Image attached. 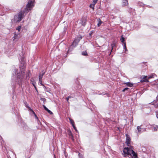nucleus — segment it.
<instances>
[{
    "label": "nucleus",
    "mask_w": 158,
    "mask_h": 158,
    "mask_svg": "<svg viewBox=\"0 0 158 158\" xmlns=\"http://www.w3.org/2000/svg\"><path fill=\"white\" fill-rule=\"evenodd\" d=\"M155 75V74H154V73L150 75L148 77V79L147 78V76H143V77L140 80V82H149L148 79L154 78V77Z\"/></svg>",
    "instance_id": "20e7f679"
},
{
    "label": "nucleus",
    "mask_w": 158,
    "mask_h": 158,
    "mask_svg": "<svg viewBox=\"0 0 158 158\" xmlns=\"http://www.w3.org/2000/svg\"><path fill=\"white\" fill-rule=\"evenodd\" d=\"M43 106L45 110H46L48 109V108L44 105H43Z\"/></svg>",
    "instance_id": "cd10ccee"
},
{
    "label": "nucleus",
    "mask_w": 158,
    "mask_h": 158,
    "mask_svg": "<svg viewBox=\"0 0 158 158\" xmlns=\"http://www.w3.org/2000/svg\"><path fill=\"white\" fill-rule=\"evenodd\" d=\"M34 0H29L26 6V11L28 12L31 10L32 7L34 6Z\"/></svg>",
    "instance_id": "7ed1b4c3"
},
{
    "label": "nucleus",
    "mask_w": 158,
    "mask_h": 158,
    "mask_svg": "<svg viewBox=\"0 0 158 158\" xmlns=\"http://www.w3.org/2000/svg\"><path fill=\"white\" fill-rule=\"evenodd\" d=\"M97 20L98 22V23L97 25L98 27H99L101 25V24L103 23V22L100 19H98Z\"/></svg>",
    "instance_id": "f8f14e48"
},
{
    "label": "nucleus",
    "mask_w": 158,
    "mask_h": 158,
    "mask_svg": "<svg viewBox=\"0 0 158 158\" xmlns=\"http://www.w3.org/2000/svg\"><path fill=\"white\" fill-rule=\"evenodd\" d=\"M68 97H69V98H71V97L70 96H68Z\"/></svg>",
    "instance_id": "58836bf2"
},
{
    "label": "nucleus",
    "mask_w": 158,
    "mask_h": 158,
    "mask_svg": "<svg viewBox=\"0 0 158 158\" xmlns=\"http://www.w3.org/2000/svg\"><path fill=\"white\" fill-rule=\"evenodd\" d=\"M35 82L34 83H32V85H33V86H34L35 89L37 90V88L36 87L35 85Z\"/></svg>",
    "instance_id": "bb28decb"
},
{
    "label": "nucleus",
    "mask_w": 158,
    "mask_h": 158,
    "mask_svg": "<svg viewBox=\"0 0 158 158\" xmlns=\"http://www.w3.org/2000/svg\"><path fill=\"white\" fill-rule=\"evenodd\" d=\"M43 76H42L41 75V74H40L39 77V80H42Z\"/></svg>",
    "instance_id": "5701e85b"
},
{
    "label": "nucleus",
    "mask_w": 158,
    "mask_h": 158,
    "mask_svg": "<svg viewBox=\"0 0 158 158\" xmlns=\"http://www.w3.org/2000/svg\"><path fill=\"white\" fill-rule=\"evenodd\" d=\"M95 4H93V3H92V4H91L90 6H89V7L92 8L93 10H94V6H95Z\"/></svg>",
    "instance_id": "f3484780"
},
{
    "label": "nucleus",
    "mask_w": 158,
    "mask_h": 158,
    "mask_svg": "<svg viewBox=\"0 0 158 158\" xmlns=\"http://www.w3.org/2000/svg\"><path fill=\"white\" fill-rule=\"evenodd\" d=\"M44 73H45V72H43L42 74H41V75L42 76H43L44 74Z\"/></svg>",
    "instance_id": "4c0bfd02"
},
{
    "label": "nucleus",
    "mask_w": 158,
    "mask_h": 158,
    "mask_svg": "<svg viewBox=\"0 0 158 158\" xmlns=\"http://www.w3.org/2000/svg\"><path fill=\"white\" fill-rule=\"evenodd\" d=\"M40 99L41 100L43 101L44 102L46 101V99L45 98H41Z\"/></svg>",
    "instance_id": "2f4dec72"
},
{
    "label": "nucleus",
    "mask_w": 158,
    "mask_h": 158,
    "mask_svg": "<svg viewBox=\"0 0 158 158\" xmlns=\"http://www.w3.org/2000/svg\"><path fill=\"white\" fill-rule=\"evenodd\" d=\"M81 54L84 56H86L87 55V52L86 51L82 52Z\"/></svg>",
    "instance_id": "a211bd4d"
},
{
    "label": "nucleus",
    "mask_w": 158,
    "mask_h": 158,
    "mask_svg": "<svg viewBox=\"0 0 158 158\" xmlns=\"http://www.w3.org/2000/svg\"><path fill=\"white\" fill-rule=\"evenodd\" d=\"M73 128H74V130H75V131L77 132V128L76 127H75V125H74V126H73Z\"/></svg>",
    "instance_id": "c756f323"
},
{
    "label": "nucleus",
    "mask_w": 158,
    "mask_h": 158,
    "mask_svg": "<svg viewBox=\"0 0 158 158\" xmlns=\"http://www.w3.org/2000/svg\"><path fill=\"white\" fill-rule=\"evenodd\" d=\"M123 154H124V157L128 156L129 155L132 156V158H137V156L136 153H135L132 150H131L128 148H124L123 150Z\"/></svg>",
    "instance_id": "f03ea898"
},
{
    "label": "nucleus",
    "mask_w": 158,
    "mask_h": 158,
    "mask_svg": "<svg viewBox=\"0 0 158 158\" xmlns=\"http://www.w3.org/2000/svg\"><path fill=\"white\" fill-rule=\"evenodd\" d=\"M42 86L44 87V88L45 89H46V87L44 85H43Z\"/></svg>",
    "instance_id": "72a5a7b5"
},
{
    "label": "nucleus",
    "mask_w": 158,
    "mask_h": 158,
    "mask_svg": "<svg viewBox=\"0 0 158 158\" xmlns=\"http://www.w3.org/2000/svg\"><path fill=\"white\" fill-rule=\"evenodd\" d=\"M68 135L70 139H72L73 140H74L73 137L72 135V133L71 131L70 130L68 131Z\"/></svg>",
    "instance_id": "1a4fd4ad"
},
{
    "label": "nucleus",
    "mask_w": 158,
    "mask_h": 158,
    "mask_svg": "<svg viewBox=\"0 0 158 158\" xmlns=\"http://www.w3.org/2000/svg\"><path fill=\"white\" fill-rule=\"evenodd\" d=\"M128 4V0H123L122 1V6H127Z\"/></svg>",
    "instance_id": "6e6552de"
},
{
    "label": "nucleus",
    "mask_w": 158,
    "mask_h": 158,
    "mask_svg": "<svg viewBox=\"0 0 158 158\" xmlns=\"http://www.w3.org/2000/svg\"><path fill=\"white\" fill-rule=\"evenodd\" d=\"M21 28V26H19L16 28V29L18 30L19 31H20Z\"/></svg>",
    "instance_id": "6ab92c4d"
},
{
    "label": "nucleus",
    "mask_w": 158,
    "mask_h": 158,
    "mask_svg": "<svg viewBox=\"0 0 158 158\" xmlns=\"http://www.w3.org/2000/svg\"><path fill=\"white\" fill-rule=\"evenodd\" d=\"M120 40H121V41L123 43V44H124V43H125V42H124V38L123 37V35L122 36H121V38H120Z\"/></svg>",
    "instance_id": "dca6fc26"
},
{
    "label": "nucleus",
    "mask_w": 158,
    "mask_h": 158,
    "mask_svg": "<svg viewBox=\"0 0 158 158\" xmlns=\"http://www.w3.org/2000/svg\"><path fill=\"white\" fill-rule=\"evenodd\" d=\"M18 70L16 69H14L12 74L13 76H17L16 82L19 84H21L23 82L27 79L29 78L28 73H25L24 70H22L19 73H17Z\"/></svg>",
    "instance_id": "f257e3e1"
},
{
    "label": "nucleus",
    "mask_w": 158,
    "mask_h": 158,
    "mask_svg": "<svg viewBox=\"0 0 158 158\" xmlns=\"http://www.w3.org/2000/svg\"><path fill=\"white\" fill-rule=\"evenodd\" d=\"M158 128V125H154L152 127V129L154 131H157V129Z\"/></svg>",
    "instance_id": "9d476101"
},
{
    "label": "nucleus",
    "mask_w": 158,
    "mask_h": 158,
    "mask_svg": "<svg viewBox=\"0 0 158 158\" xmlns=\"http://www.w3.org/2000/svg\"><path fill=\"white\" fill-rule=\"evenodd\" d=\"M142 126V125H141L140 126H137V129L138 130V132L139 133H140V132L141 131L142 128H141V127Z\"/></svg>",
    "instance_id": "9b49d317"
},
{
    "label": "nucleus",
    "mask_w": 158,
    "mask_h": 158,
    "mask_svg": "<svg viewBox=\"0 0 158 158\" xmlns=\"http://www.w3.org/2000/svg\"><path fill=\"white\" fill-rule=\"evenodd\" d=\"M66 29H67L66 27H64V32H66Z\"/></svg>",
    "instance_id": "473e14b6"
},
{
    "label": "nucleus",
    "mask_w": 158,
    "mask_h": 158,
    "mask_svg": "<svg viewBox=\"0 0 158 158\" xmlns=\"http://www.w3.org/2000/svg\"><path fill=\"white\" fill-rule=\"evenodd\" d=\"M79 40L77 39H75L73 42L72 44L70 45L68 51L67 52H68L69 51V50L71 49H72L73 48L75 47H76L78 43L79 42Z\"/></svg>",
    "instance_id": "423d86ee"
},
{
    "label": "nucleus",
    "mask_w": 158,
    "mask_h": 158,
    "mask_svg": "<svg viewBox=\"0 0 158 158\" xmlns=\"http://www.w3.org/2000/svg\"><path fill=\"white\" fill-rule=\"evenodd\" d=\"M156 117L157 118H158V113H157L156 114Z\"/></svg>",
    "instance_id": "c9c22d12"
},
{
    "label": "nucleus",
    "mask_w": 158,
    "mask_h": 158,
    "mask_svg": "<svg viewBox=\"0 0 158 158\" xmlns=\"http://www.w3.org/2000/svg\"><path fill=\"white\" fill-rule=\"evenodd\" d=\"M126 84L127 86H129L130 87H132L133 85V84L129 82H127L125 83Z\"/></svg>",
    "instance_id": "4468645a"
},
{
    "label": "nucleus",
    "mask_w": 158,
    "mask_h": 158,
    "mask_svg": "<svg viewBox=\"0 0 158 158\" xmlns=\"http://www.w3.org/2000/svg\"><path fill=\"white\" fill-rule=\"evenodd\" d=\"M69 119L70 121V122L72 126H74V121L70 118H69Z\"/></svg>",
    "instance_id": "ddd939ff"
},
{
    "label": "nucleus",
    "mask_w": 158,
    "mask_h": 158,
    "mask_svg": "<svg viewBox=\"0 0 158 158\" xmlns=\"http://www.w3.org/2000/svg\"><path fill=\"white\" fill-rule=\"evenodd\" d=\"M69 97H68L67 98H66V99H67V101L68 102V100H69Z\"/></svg>",
    "instance_id": "f704fd0d"
},
{
    "label": "nucleus",
    "mask_w": 158,
    "mask_h": 158,
    "mask_svg": "<svg viewBox=\"0 0 158 158\" xmlns=\"http://www.w3.org/2000/svg\"><path fill=\"white\" fill-rule=\"evenodd\" d=\"M81 23L82 24V25L84 26L85 25V22H83L82 21Z\"/></svg>",
    "instance_id": "7c9ffc66"
},
{
    "label": "nucleus",
    "mask_w": 158,
    "mask_h": 158,
    "mask_svg": "<svg viewBox=\"0 0 158 158\" xmlns=\"http://www.w3.org/2000/svg\"><path fill=\"white\" fill-rule=\"evenodd\" d=\"M24 13V11H21L19 13L18 15H15V19L16 20V19H17V22H19L21 21L22 19Z\"/></svg>",
    "instance_id": "39448f33"
},
{
    "label": "nucleus",
    "mask_w": 158,
    "mask_h": 158,
    "mask_svg": "<svg viewBox=\"0 0 158 158\" xmlns=\"http://www.w3.org/2000/svg\"><path fill=\"white\" fill-rule=\"evenodd\" d=\"M126 143H127V145L128 146H130L131 139L127 134H126Z\"/></svg>",
    "instance_id": "0eeeda50"
},
{
    "label": "nucleus",
    "mask_w": 158,
    "mask_h": 158,
    "mask_svg": "<svg viewBox=\"0 0 158 158\" xmlns=\"http://www.w3.org/2000/svg\"><path fill=\"white\" fill-rule=\"evenodd\" d=\"M114 46H115L114 44H111V47L112 50V49H113V48Z\"/></svg>",
    "instance_id": "a878e982"
},
{
    "label": "nucleus",
    "mask_w": 158,
    "mask_h": 158,
    "mask_svg": "<svg viewBox=\"0 0 158 158\" xmlns=\"http://www.w3.org/2000/svg\"><path fill=\"white\" fill-rule=\"evenodd\" d=\"M29 108L30 110H32V112H33V113L34 114V115H35V117H36L37 118H38V117H37V116L36 115V114H35V113L31 109H30V107H29Z\"/></svg>",
    "instance_id": "4be33fe9"
},
{
    "label": "nucleus",
    "mask_w": 158,
    "mask_h": 158,
    "mask_svg": "<svg viewBox=\"0 0 158 158\" xmlns=\"http://www.w3.org/2000/svg\"><path fill=\"white\" fill-rule=\"evenodd\" d=\"M44 73H45V72H43L42 74H41V75L42 76H43L44 74Z\"/></svg>",
    "instance_id": "e433bc0d"
},
{
    "label": "nucleus",
    "mask_w": 158,
    "mask_h": 158,
    "mask_svg": "<svg viewBox=\"0 0 158 158\" xmlns=\"http://www.w3.org/2000/svg\"><path fill=\"white\" fill-rule=\"evenodd\" d=\"M31 82H32V83L35 84V82L34 81V79H31Z\"/></svg>",
    "instance_id": "393cba45"
},
{
    "label": "nucleus",
    "mask_w": 158,
    "mask_h": 158,
    "mask_svg": "<svg viewBox=\"0 0 158 158\" xmlns=\"http://www.w3.org/2000/svg\"><path fill=\"white\" fill-rule=\"evenodd\" d=\"M46 111H47L50 114H53L52 112L48 109Z\"/></svg>",
    "instance_id": "aec40b11"
},
{
    "label": "nucleus",
    "mask_w": 158,
    "mask_h": 158,
    "mask_svg": "<svg viewBox=\"0 0 158 158\" xmlns=\"http://www.w3.org/2000/svg\"><path fill=\"white\" fill-rule=\"evenodd\" d=\"M128 89V88H125L122 91L123 92H124L125 91L127 90Z\"/></svg>",
    "instance_id": "c85d7f7f"
},
{
    "label": "nucleus",
    "mask_w": 158,
    "mask_h": 158,
    "mask_svg": "<svg viewBox=\"0 0 158 158\" xmlns=\"http://www.w3.org/2000/svg\"><path fill=\"white\" fill-rule=\"evenodd\" d=\"M98 0H93V3L95 4L97 2Z\"/></svg>",
    "instance_id": "412c9836"
},
{
    "label": "nucleus",
    "mask_w": 158,
    "mask_h": 158,
    "mask_svg": "<svg viewBox=\"0 0 158 158\" xmlns=\"http://www.w3.org/2000/svg\"><path fill=\"white\" fill-rule=\"evenodd\" d=\"M24 67H23V69H24Z\"/></svg>",
    "instance_id": "a19ab883"
},
{
    "label": "nucleus",
    "mask_w": 158,
    "mask_h": 158,
    "mask_svg": "<svg viewBox=\"0 0 158 158\" xmlns=\"http://www.w3.org/2000/svg\"><path fill=\"white\" fill-rule=\"evenodd\" d=\"M123 48L125 50V52H126V51H127V48H126V42L124 43L123 44Z\"/></svg>",
    "instance_id": "2eb2a0df"
},
{
    "label": "nucleus",
    "mask_w": 158,
    "mask_h": 158,
    "mask_svg": "<svg viewBox=\"0 0 158 158\" xmlns=\"http://www.w3.org/2000/svg\"><path fill=\"white\" fill-rule=\"evenodd\" d=\"M39 83L42 85H43L44 84L42 83V80H39Z\"/></svg>",
    "instance_id": "b1692460"
},
{
    "label": "nucleus",
    "mask_w": 158,
    "mask_h": 158,
    "mask_svg": "<svg viewBox=\"0 0 158 158\" xmlns=\"http://www.w3.org/2000/svg\"><path fill=\"white\" fill-rule=\"evenodd\" d=\"M65 157H67V156H66L65 155Z\"/></svg>",
    "instance_id": "ea45409f"
}]
</instances>
